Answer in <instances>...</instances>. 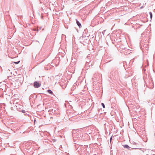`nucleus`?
<instances>
[{
  "instance_id": "39448f33",
  "label": "nucleus",
  "mask_w": 155,
  "mask_h": 155,
  "mask_svg": "<svg viewBox=\"0 0 155 155\" xmlns=\"http://www.w3.org/2000/svg\"><path fill=\"white\" fill-rule=\"evenodd\" d=\"M20 62V61H18L17 62H14V63H15L16 64H18Z\"/></svg>"
},
{
  "instance_id": "7ed1b4c3",
  "label": "nucleus",
  "mask_w": 155,
  "mask_h": 155,
  "mask_svg": "<svg viewBox=\"0 0 155 155\" xmlns=\"http://www.w3.org/2000/svg\"><path fill=\"white\" fill-rule=\"evenodd\" d=\"M48 92L51 94H52L53 93L52 91L51 90H48Z\"/></svg>"
},
{
  "instance_id": "f257e3e1",
  "label": "nucleus",
  "mask_w": 155,
  "mask_h": 155,
  "mask_svg": "<svg viewBox=\"0 0 155 155\" xmlns=\"http://www.w3.org/2000/svg\"><path fill=\"white\" fill-rule=\"evenodd\" d=\"M41 85V84L39 82L35 81L34 83V86L35 88H38Z\"/></svg>"
},
{
  "instance_id": "423d86ee",
  "label": "nucleus",
  "mask_w": 155,
  "mask_h": 155,
  "mask_svg": "<svg viewBox=\"0 0 155 155\" xmlns=\"http://www.w3.org/2000/svg\"><path fill=\"white\" fill-rule=\"evenodd\" d=\"M124 147H126V148H129V146L128 145H125L124 146Z\"/></svg>"
},
{
  "instance_id": "f03ea898",
  "label": "nucleus",
  "mask_w": 155,
  "mask_h": 155,
  "mask_svg": "<svg viewBox=\"0 0 155 155\" xmlns=\"http://www.w3.org/2000/svg\"><path fill=\"white\" fill-rule=\"evenodd\" d=\"M76 20L77 25L79 26V28H81V25L80 23L78 21L77 19H76Z\"/></svg>"
},
{
  "instance_id": "20e7f679",
  "label": "nucleus",
  "mask_w": 155,
  "mask_h": 155,
  "mask_svg": "<svg viewBox=\"0 0 155 155\" xmlns=\"http://www.w3.org/2000/svg\"><path fill=\"white\" fill-rule=\"evenodd\" d=\"M149 14H150V18L151 19L152 18V13L151 12H150L149 13Z\"/></svg>"
},
{
  "instance_id": "0eeeda50",
  "label": "nucleus",
  "mask_w": 155,
  "mask_h": 155,
  "mask_svg": "<svg viewBox=\"0 0 155 155\" xmlns=\"http://www.w3.org/2000/svg\"><path fill=\"white\" fill-rule=\"evenodd\" d=\"M101 105H102V106H103V107L104 108H105V105H104V104L103 103H102L101 104Z\"/></svg>"
}]
</instances>
